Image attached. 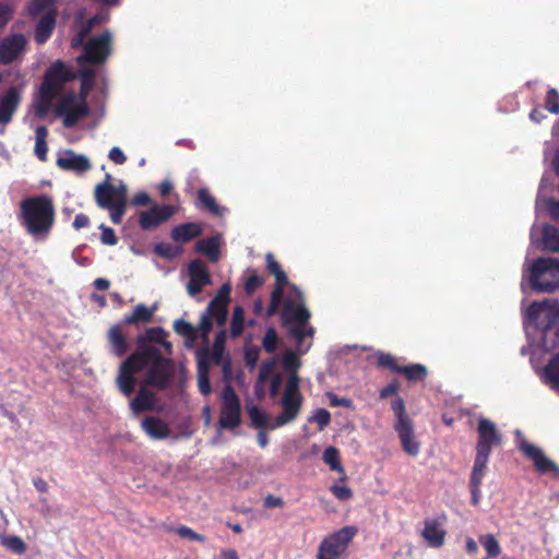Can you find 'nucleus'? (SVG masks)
Returning a JSON list of instances; mask_svg holds the SVG:
<instances>
[{"label":"nucleus","instance_id":"31","mask_svg":"<svg viewBox=\"0 0 559 559\" xmlns=\"http://www.w3.org/2000/svg\"><path fill=\"white\" fill-rule=\"evenodd\" d=\"M542 379L545 384L559 392V353L545 366Z\"/></svg>","mask_w":559,"mask_h":559},{"label":"nucleus","instance_id":"18","mask_svg":"<svg viewBox=\"0 0 559 559\" xmlns=\"http://www.w3.org/2000/svg\"><path fill=\"white\" fill-rule=\"evenodd\" d=\"M168 336V332L165 331L160 326L150 328L145 331V334H139L136 336V350L141 352L142 348L146 347H156L152 343L160 344L168 355L173 353V345L166 338Z\"/></svg>","mask_w":559,"mask_h":559},{"label":"nucleus","instance_id":"12","mask_svg":"<svg viewBox=\"0 0 559 559\" xmlns=\"http://www.w3.org/2000/svg\"><path fill=\"white\" fill-rule=\"evenodd\" d=\"M174 214L175 210L173 205L154 204L148 210L139 212V226L145 231L155 230Z\"/></svg>","mask_w":559,"mask_h":559},{"label":"nucleus","instance_id":"25","mask_svg":"<svg viewBox=\"0 0 559 559\" xmlns=\"http://www.w3.org/2000/svg\"><path fill=\"white\" fill-rule=\"evenodd\" d=\"M156 404V396L153 392L142 385L135 397L131 401L130 406L134 415L153 411Z\"/></svg>","mask_w":559,"mask_h":559},{"label":"nucleus","instance_id":"35","mask_svg":"<svg viewBox=\"0 0 559 559\" xmlns=\"http://www.w3.org/2000/svg\"><path fill=\"white\" fill-rule=\"evenodd\" d=\"M286 423L287 421H249L252 428L260 429L257 436V441L261 448H265L269 443L267 433L263 429H275Z\"/></svg>","mask_w":559,"mask_h":559},{"label":"nucleus","instance_id":"2","mask_svg":"<svg viewBox=\"0 0 559 559\" xmlns=\"http://www.w3.org/2000/svg\"><path fill=\"white\" fill-rule=\"evenodd\" d=\"M55 217L53 201L47 194L29 197L20 203V222L33 237H46L55 225Z\"/></svg>","mask_w":559,"mask_h":559},{"label":"nucleus","instance_id":"62","mask_svg":"<svg viewBox=\"0 0 559 559\" xmlns=\"http://www.w3.org/2000/svg\"><path fill=\"white\" fill-rule=\"evenodd\" d=\"M400 389V384L396 380L390 382L388 385L381 389L380 391V397L386 399L389 396H393L397 394V391Z\"/></svg>","mask_w":559,"mask_h":559},{"label":"nucleus","instance_id":"37","mask_svg":"<svg viewBox=\"0 0 559 559\" xmlns=\"http://www.w3.org/2000/svg\"><path fill=\"white\" fill-rule=\"evenodd\" d=\"M543 243L546 250L559 251V230L551 225H545L543 229Z\"/></svg>","mask_w":559,"mask_h":559},{"label":"nucleus","instance_id":"44","mask_svg":"<svg viewBox=\"0 0 559 559\" xmlns=\"http://www.w3.org/2000/svg\"><path fill=\"white\" fill-rule=\"evenodd\" d=\"M154 252L160 258L173 260L180 255L182 249L181 247L174 246L169 242H158L154 247Z\"/></svg>","mask_w":559,"mask_h":559},{"label":"nucleus","instance_id":"38","mask_svg":"<svg viewBox=\"0 0 559 559\" xmlns=\"http://www.w3.org/2000/svg\"><path fill=\"white\" fill-rule=\"evenodd\" d=\"M173 328L178 335L186 337L190 342H195L199 337L198 329L183 319L176 320Z\"/></svg>","mask_w":559,"mask_h":559},{"label":"nucleus","instance_id":"61","mask_svg":"<svg viewBox=\"0 0 559 559\" xmlns=\"http://www.w3.org/2000/svg\"><path fill=\"white\" fill-rule=\"evenodd\" d=\"M108 157L117 165H122L127 160V156L118 146H115L109 151Z\"/></svg>","mask_w":559,"mask_h":559},{"label":"nucleus","instance_id":"26","mask_svg":"<svg viewBox=\"0 0 559 559\" xmlns=\"http://www.w3.org/2000/svg\"><path fill=\"white\" fill-rule=\"evenodd\" d=\"M176 421H141V427L153 439H164L167 437L178 438V433L173 431L171 424Z\"/></svg>","mask_w":559,"mask_h":559},{"label":"nucleus","instance_id":"20","mask_svg":"<svg viewBox=\"0 0 559 559\" xmlns=\"http://www.w3.org/2000/svg\"><path fill=\"white\" fill-rule=\"evenodd\" d=\"M21 103V94L16 86H11L0 97V123L5 126L12 121Z\"/></svg>","mask_w":559,"mask_h":559},{"label":"nucleus","instance_id":"46","mask_svg":"<svg viewBox=\"0 0 559 559\" xmlns=\"http://www.w3.org/2000/svg\"><path fill=\"white\" fill-rule=\"evenodd\" d=\"M278 335L273 326L266 329V332L262 338V346L269 354H273L278 346Z\"/></svg>","mask_w":559,"mask_h":559},{"label":"nucleus","instance_id":"36","mask_svg":"<svg viewBox=\"0 0 559 559\" xmlns=\"http://www.w3.org/2000/svg\"><path fill=\"white\" fill-rule=\"evenodd\" d=\"M373 358L374 365L378 368L388 369L392 372L399 373L401 366L392 354L378 350L373 354Z\"/></svg>","mask_w":559,"mask_h":559},{"label":"nucleus","instance_id":"8","mask_svg":"<svg viewBox=\"0 0 559 559\" xmlns=\"http://www.w3.org/2000/svg\"><path fill=\"white\" fill-rule=\"evenodd\" d=\"M526 314L538 330L546 333L559 321V302L534 301L528 306Z\"/></svg>","mask_w":559,"mask_h":559},{"label":"nucleus","instance_id":"59","mask_svg":"<svg viewBox=\"0 0 559 559\" xmlns=\"http://www.w3.org/2000/svg\"><path fill=\"white\" fill-rule=\"evenodd\" d=\"M330 489L338 500L346 501L353 497V491L347 486L333 485Z\"/></svg>","mask_w":559,"mask_h":559},{"label":"nucleus","instance_id":"60","mask_svg":"<svg viewBox=\"0 0 559 559\" xmlns=\"http://www.w3.org/2000/svg\"><path fill=\"white\" fill-rule=\"evenodd\" d=\"M329 400V405L332 407L344 406L347 408H353V401L345 397H338L335 393L326 394Z\"/></svg>","mask_w":559,"mask_h":559},{"label":"nucleus","instance_id":"55","mask_svg":"<svg viewBox=\"0 0 559 559\" xmlns=\"http://www.w3.org/2000/svg\"><path fill=\"white\" fill-rule=\"evenodd\" d=\"M57 0H36L29 5V14L37 16L41 12L46 11L47 8H55Z\"/></svg>","mask_w":559,"mask_h":559},{"label":"nucleus","instance_id":"10","mask_svg":"<svg viewBox=\"0 0 559 559\" xmlns=\"http://www.w3.org/2000/svg\"><path fill=\"white\" fill-rule=\"evenodd\" d=\"M290 288L294 297L284 301L282 322L284 325L290 322L307 325L310 312L305 306L302 292L296 285H290Z\"/></svg>","mask_w":559,"mask_h":559},{"label":"nucleus","instance_id":"29","mask_svg":"<svg viewBox=\"0 0 559 559\" xmlns=\"http://www.w3.org/2000/svg\"><path fill=\"white\" fill-rule=\"evenodd\" d=\"M156 306L147 308L144 304H139L134 307L132 313L126 316L121 322L126 325H138L140 323H150L153 319Z\"/></svg>","mask_w":559,"mask_h":559},{"label":"nucleus","instance_id":"6","mask_svg":"<svg viewBox=\"0 0 559 559\" xmlns=\"http://www.w3.org/2000/svg\"><path fill=\"white\" fill-rule=\"evenodd\" d=\"M358 533L354 525H347L325 536L318 548L317 559H340Z\"/></svg>","mask_w":559,"mask_h":559},{"label":"nucleus","instance_id":"17","mask_svg":"<svg viewBox=\"0 0 559 559\" xmlns=\"http://www.w3.org/2000/svg\"><path fill=\"white\" fill-rule=\"evenodd\" d=\"M26 45L27 39L21 33L4 37L0 41V63L11 64L25 50Z\"/></svg>","mask_w":559,"mask_h":559},{"label":"nucleus","instance_id":"14","mask_svg":"<svg viewBox=\"0 0 559 559\" xmlns=\"http://www.w3.org/2000/svg\"><path fill=\"white\" fill-rule=\"evenodd\" d=\"M394 430L397 432L403 451L416 457L420 453L421 441L413 421H395Z\"/></svg>","mask_w":559,"mask_h":559},{"label":"nucleus","instance_id":"51","mask_svg":"<svg viewBox=\"0 0 559 559\" xmlns=\"http://www.w3.org/2000/svg\"><path fill=\"white\" fill-rule=\"evenodd\" d=\"M264 284V278L252 271V274L245 282V293L247 296H251L254 290Z\"/></svg>","mask_w":559,"mask_h":559},{"label":"nucleus","instance_id":"13","mask_svg":"<svg viewBox=\"0 0 559 559\" xmlns=\"http://www.w3.org/2000/svg\"><path fill=\"white\" fill-rule=\"evenodd\" d=\"M298 381L299 379L297 374H292L289 377L283 394L284 411L275 419H294L298 415L301 404Z\"/></svg>","mask_w":559,"mask_h":559},{"label":"nucleus","instance_id":"19","mask_svg":"<svg viewBox=\"0 0 559 559\" xmlns=\"http://www.w3.org/2000/svg\"><path fill=\"white\" fill-rule=\"evenodd\" d=\"M124 325L126 324L120 321L117 324L111 325L107 331L109 350L117 357H123L131 348L127 338V333L123 329Z\"/></svg>","mask_w":559,"mask_h":559},{"label":"nucleus","instance_id":"42","mask_svg":"<svg viewBox=\"0 0 559 559\" xmlns=\"http://www.w3.org/2000/svg\"><path fill=\"white\" fill-rule=\"evenodd\" d=\"M242 421H216L215 429L217 435L213 438L212 442L218 443L224 439L225 432H230L231 436L238 435V429Z\"/></svg>","mask_w":559,"mask_h":559},{"label":"nucleus","instance_id":"4","mask_svg":"<svg viewBox=\"0 0 559 559\" xmlns=\"http://www.w3.org/2000/svg\"><path fill=\"white\" fill-rule=\"evenodd\" d=\"M70 68L61 60L55 61L45 72L41 85L34 103L35 116L44 119L51 109L55 98L64 85L75 79Z\"/></svg>","mask_w":559,"mask_h":559},{"label":"nucleus","instance_id":"56","mask_svg":"<svg viewBox=\"0 0 559 559\" xmlns=\"http://www.w3.org/2000/svg\"><path fill=\"white\" fill-rule=\"evenodd\" d=\"M13 7L4 1L0 2V31L3 29L13 16Z\"/></svg>","mask_w":559,"mask_h":559},{"label":"nucleus","instance_id":"11","mask_svg":"<svg viewBox=\"0 0 559 559\" xmlns=\"http://www.w3.org/2000/svg\"><path fill=\"white\" fill-rule=\"evenodd\" d=\"M109 178L110 175H107L106 181L98 183L94 190L95 201L100 209L111 207L121 197L123 200H128L127 186L123 183L112 185L109 182Z\"/></svg>","mask_w":559,"mask_h":559},{"label":"nucleus","instance_id":"57","mask_svg":"<svg viewBox=\"0 0 559 559\" xmlns=\"http://www.w3.org/2000/svg\"><path fill=\"white\" fill-rule=\"evenodd\" d=\"M7 548L15 554H23L26 550V545L23 539L19 536H10L4 540Z\"/></svg>","mask_w":559,"mask_h":559},{"label":"nucleus","instance_id":"40","mask_svg":"<svg viewBox=\"0 0 559 559\" xmlns=\"http://www.w3.org/2000/svg\"><path fill=\"white\" fill-rule=\"evenodd\" d=\"M209 361H198L199 377L198 385L203 395H209L212 392L211 382L209 379Z\"/></svg>","mask_w":559,"mask_h":559},{"label":"nucleus","instance_id":"3","mask_svg":"<svg viewBox=\"0 0 559 559\" xmlns=\"http://www.w3.org/2000/svg\"><path fill=\"white\" fill-rule=\"evenodd\" d=\"M477 432L476 455L469 475V488L474 506L480 499L481 480L486 473L492 448L499 447L502 443V435L497 430L492 421H478Z\"/></svg>","mask_w":559,"mask_h":559},{"label":"nucleus","instance_id":"9","mask_svg":"<svg viewBox=\"0 0 559 559\" xmlns=\"http://www.w3.org/2000/svg\"><path fill=\"white\" fill-rule=\"evenodd\" d=\"M519 450L533 463L535 471L540 475H550L559 479V465L548 457L544 450L526 440L521 441Z\"/></svg>","mask_w":559,"mask_h":559},{"label":"nucleus","instance_id":"49","mask_svg":"<svg viewBox=\"0 0 559 559\" xmlns=\"http://www.w3.org/2000/svg\"><path fill=\"white\" fill-rule=\"evenodd\" d=\"M283 367L286 371L292 372V374H296L297 369L300 367V359L296 353L287 350L283 355Z\"/></svg>","mask_w":559,"mask_h":559},{"label":"nucleus","instance_id":"16","mask_svg":"<svg viewBox=\"0 0 559 559\" xmlns=\"http://www.w3.org/2000/svg\"><path fill=\"white\" fill-rule=\"evenodd\" d=\"M189 282L187 292L190 296L200 294L204 286L211 284L210 273L202 260L195 259L188 266Z\"/></svg>","mask_w":559,"mask_h":559},{"label":"nucleus","instance_id":"7","mask_svg":"<svg viewBox=\"0 0 559 559\" xmlns=\"http://www.w3.org/2000/svg\"><path fill=\"white\" fill-rule=\"evenodd\" d=\"M55 112L62 118L64 128H73L78 122L91 114L87 102H79L75 93L64 94L56 105Z\"/></svg>","mask_w":559,"mask_h":559},{"label":"nucleus","instance_id":"53","mask_svg":"<svg viewBox=\"0 0 559 559\" xmlns=\"http://www.w3.org/2000/svg\"><path fill=\"white\" fill-rule=\"evenodd\" d=\"M259 357H260V348L257 345H252L245 349V355H243L245 364L250 370L255 368Z\"/></svg>","mask_w":559,"mask_h":559},{"label":"nucleus","instance_id":"33","mask_svg":"<svg viewBox=\"0 0 559 559\" xmlns=\"http://www.w3.org/2000/svg\"><path fill=\"white\" fill-rule=\"evenodd\" d=\"M399 373H402L408 382H420L426 380L428 369L423 364H409L401 367Z\"/></svg>","mask_w":559,"mask_h":559},{"label":"nucleus","instance_id":"24","mask_svg":"<svg viewBox=\"0 0 559 559\" xmlns=\"http://www.w3.org/2000/svg\"><path fill=\"white\" fill-rule=\"evenodd\" d=\"M57 165L63 170H72L76 173H85L92 167L86 156L75 154L73 151H68L66 156L59 157L57 159Z\"/></svg>","mask_w":559,"mask_h":559},{"label":"nucleus","instance_id":"27","mask_svg":"<svg viewBox=\"0 0 559 559\" xmlns=\"http://www.w3.org/2000/svg\"><path fill=\"white\" fill-rule=\"evenodd\" d=\"M202 227L198 223H183L171 229L170 237L176 242H189L201 236Z\"/></svg>","mask_w":559,"mask_h":559},{"label":"nucleus","instance_id":"39","mask_svg":"<svg viewBox=\"0 0 559 559\" xmlns=\"http://www.w3.org/2000/svg\"><path fill=\"white\" fill-rule=\"evenodd\" d=\"M245 326V310L241 306H235L230 322V335L236 338L243 332Z\"/></svg>","mask_w":559,"mask_h":559},{"label":"nucleus","instance_id":"64","mask_svg":"<svg viewBox=\"0 0 559 559\" xmlns=\"http://www.w3.org/2000/svg\"><path fill=\"white\" fill-rule=\"evenodd\" d=\"M198 332L202 331L205 335L212 330V317L205 312L201 316L200 323L198 325Z\"/></svg>","mask_w":559,"mask_h":559},{"label":"nucleus","instance_id":"32","mask_svg":"<svg viewBox=\"0 0 559 559\" xmlns=\"http://www.w3.org/2000/svg\"><path fill=\"white\" fill-rule=\"evenodd\" d=\"M198 202L199 206L206 210L214 216H223L225 213V209L219 206L215 200V198L210 193L206 188H201L198 190Z\"/></svg>","mask_w":559,"mask_h":559},{"label":"nucleus","instance_id":"21","mask_svg":"<svg viewBox=\"0 0 559 559\" xmlns=\"http://www.w3.org/2000/svg\"><path fill=\"white\" fill-rule=\"evenodd\" d=\"M223 405L219 419H240V402L230 384H226L222 393Z\"/></svg>","mask_w":559,"mask_h":559},{"label":"nucleus","instance_id":"41","mask_svg":"<svg viewBox=\"0 0 559 559\" xmlns=\"http://www.w3.org/2000/svg\"><path fill=\"white\" fill-rule=\"evenodd\" d=\"M322 459H323L324 463L326 465H329L331 471H335V472H338L342 474L345 473L344 467L341 464L340 452L336 448H334V447L326 448L323 452Z\"/></svg>","mask_w":559,"mask_h":559},{"label":"nucleus","instance_id":"45","mask_svg":"<svg viewBox=\"0 0 559 559\" xmlns=\"http://www.w3.org/2000/svg\"><path fill=\"white\" fill-rule=\"evenodd\" d=\"M479 543L485 548L489 557H498L501 554V546L493 534L480 535Z\"/></svg>","mask_w":559,"mask_h":559},{"label":"nucleus","instance_id":"48","mask_svg":"<svg viewBox=\"0 0 559 559\" xmlns=\"http://www.w3.org/2000/svg\"><path fill=\"white\" fill-rule=\"evenodd\" d=\"M174 531L178 536H180L181 538H185V539H189L192 542H199V543H205V540H206V537L204 535H201V534L194 532L192 528H190L186 525H180V526L176 527Z\"/></svg>","mask_w":559,"mask_h":559},{"label":"nucleus","instance_id":"28","mask_svg":"<svg viewBox=\"0 0 559 559\" xmlns=\"http://www.w3.org/2000/svg\"><path fill=\"white\" fill-rule=\"evenodd\" d=\"M421 535L431 547L437 548L444 544L445 531L440 528L437 520H426Z\"/></svg>","mask_w":559,"mask_h":559},{"label":"nucleus","instance_id":"22","mask_svg":"<svg viewBox=\"0 0 559 559\" xmlns=\"http://www.w3.org/2000/svg\"><path fill=\"white\" fill-rule=\"evenodd\" d=\"M46 10L47 12L39 19L35 28L34 38L38 45L45 44L50 38L56 27V8H47Z\"/></svg>","mask_w":559,"mask_h":559},{"label":"nucleus","instance_id":"50","mask_svg":"<svg viewBox=\"0 0 559 559\" xmlns=\"http://www.w3.org/2000/svg\"><path fill=\"white\" fill-rule=\"evenodd\" d=\"M230 292H231V285L230 283H224L215 297L211 300V307L216 306L217 304H225L228 305L230 301Z\"/></svg>","mask_w":559,"mask_h":559},{"label":"nucleus","instance_id":"63","mask_svg":"<svg viewBox=\"0 0 559 559\" xmlns=\"http://www.w3.org/2000/svg\"><path fill=\"white\" fill-rule=\"evenodd\" d=\"M391 408L394 412L396 419H405V406L401 397H396L392 401Z\"/></svg>","mask_w":559,"mask_h":559},{"label":"nucleus","instance_id":"43","mask_svg":"<svg viewBox=\"0 0 559 559\" xmlns=\"http://www.w3.org/2000/svg\"><path fill=\"white\" fill-rule=\"evenodd\" d=\"M266 269L270 274L274 275L277 284H288L286 273L282 270L280 263L275 260L272 253H267L266 257Z\"/></svg>","mask_w":559,"mask_h":559},{"label":"nucleus","instance_id":"5","mask_svg":"<svg viewBox=\"0 0 559 559\" xmlns=\"http://www.w3.org/2000/svg\"><path fill=\"white\" fill-rule=\"evenodd\" d=\"M528 283L533 290L551 293L559 288V260L555 258L536 259L530 271Z\"/></svg>","mask_w":559,"mask_h":559},{"label":"nucleus","instance_id":"47","mask_svg":"<svg viewBox=\"0 0 559 559\" xmlns=\"http://www.w3.org/2000/svg\"><path fill=\"white\" fill-rule=\"evenodd\" d=\"M127 209V200L123 198H119L118 202L114 204L111 207H106L105 210L109 211L110 219L115 225H119L122 222V217L126 213Z\"/></svg>","mask_w":559,"mask_h":559},{"label":"nucleus","instance_id":"23","mask_svg":"<svg viewBox=\"0 0 559 559\" xmlns=\"http://www.w3.org/2000/svg\"><path fill=\"white\" fill-rule=\"evenodd\" d=\"M225 331H221L216 334L212 349L202 348L198 352V361H209L213 365H219L222 359H224V350H225Z\"/></svg>","mask_w":559,"mask_h":559},{"label":"nucleus","instance_id":"34","mask_svg":"<svg viewBox=\"0 0 559 559\" xmlns=\"http://www.w3.org/2000/svg\"><path fill=\"white\" fill-rule=\"evenodd\" d=\"M48 136V130L45 126H38L35 130V154L38 157L39 160L46 162L47 160V152H48V145H47V139Z\"/></svg>","mask_w":559,"mask_h":559},{"label":"nucleus","instance_id":"52","mask_svg":"<svg viewBox=\"0 0 559 559\" xmlns=\"http://www.w3.org/2000/svg\"><path fill=\"white\" fill-rule=\"evenodd\" d=\"M545 108L551 114H559V93L549 88L545 98Z\"/></svg>","mask_w":559,"mask_h":559},{"label":"nucleus","instance_id":"1","mask_svg":"<svg viewBox=\"0 0 559 559\" xmlns=\"http://www.w3.org/2000/svg\"><path fill=\"white\" fill-rule=\"evenodd\" d=\"M147 369L145 385L165 390L169 386L174 376L175 366L171 359L165 358L157 347L142 348L132 353L122 361L117 377L120 391L130 396L134 392V374Z\"/></svg>","mask_w":559,"mask_h":559},{"label":"nucleus","instance_id":"58","mask_svg":"<svg viewBox=\"0 0 559 559\" xmlns=\"http://www.w3.org/2000/svg\"><path fill=\"white\" fill-rule=\"evenodd\" d=\"M99 228L102 230V234H100L102 243H104L106 246H115L118 243V238L116 236L115 230L111 227L100 225Z\"/></svg>","mask_w":559,"mask_h":559},{"label":"nucleus","instance_id":"54","mask_svg":"<svg viewBox=\"0 0 559 559\" xmlns=\"http://www.w3.org/2000/svg\"><path fill=\"white\" fill-rule=\"evenodd\" d=\"M275 368V360L263 361L259 368L258 383H265L272 376Z\"/></svg>","mask_w":559,"mask_h":559},{"label":"nucleus","instance_id":"15","mask_svg":"<svg viewBox=\"0 0 559 559\" xmlns=\"http://www.w3.org/2000/svg\"><path fill=\"white\" fill-rule=\"evenodd\" d=\"M109 33H103L98 36L91 38L84 47V57L92 64H100L105 62L110 53Z\"/></svg>","mask_w":559,"mask_h":559},{"label":"nucleus","instance_id":"30","mask_svg":"<svg viewBox=\"0 0 559 559\" xmlns=\"http://www.w3.org/2000/svg\"><path fill=\"white\" fill-rule=\"evenodd\" d=\"M219 237L213 236L199 240L195 243V250L209 258L211 262H217L219 259Z\"/></svg>","mask_w":559,"mask_h":559}]
</instances>
